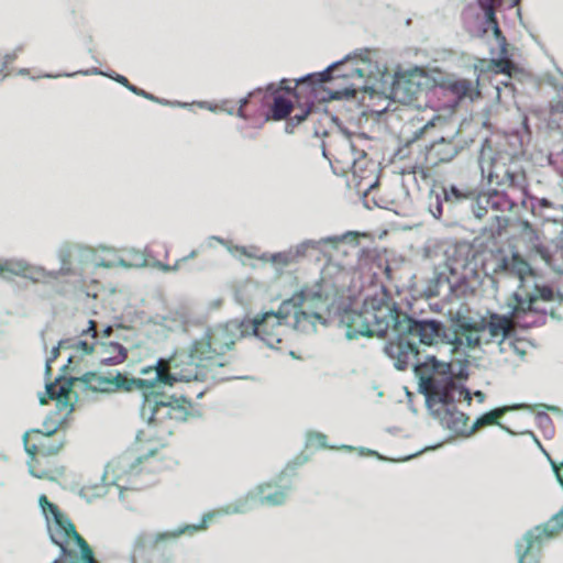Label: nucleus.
Instances as JSON below:
<instances>
[{"mask_svg":"<svg viewBox=\"0 0 563 563\" xmlns=\"http://www.w3.org/2000/svg\"><path fill=\"white\" fill-rule=\"evenodd\" d=\"M59 417H48L37 429V454L53 455L59 452L65 442V431Z\"/></svg>","mask_w":563,"mask_h":563,"instance_id":"obj_13","label":"nucleus"},{"mask_svg":"<svg viewBox=\"0 0 563 563\" xmlns=\"http://www.w3.org/2000/svg\"><path fill=\"white\" fill-rule=\"evenodd\" d=\"M111 332V327L106 328L101 340H98L97 323L89 320L88 327L81 330L80 336L73 347L80 356L92 355L95 362L100 365L123 363L128 357V351L121 344L108 341Z\"/></svg>","mask_w":563,"mask_h":563,"instance_id":"obj_6","label":"nucleus"},{"mask_svg":"<svg viewBox=\"0 0 563 563\" xmlns=\"http://www.w3.org/2000/svg\"><path fill=\"white\" fill-rule=\"evenodd\" d=\"M80 380L91 390L101 393H111L119 389L126 391L135 390L136 388H151L154 387V377L151 379H128L126 376L120 372L103 376L96 372H88L80 377Z\"/></svg>","mask_w":563,"mask_h":563,"instance_id":"obj_10","label":"nucleus"},{"mask_svg":"<svg viewBox=\"0 0 563 563\" xmlns=\"http://www.w3.org/2000/svg\"><path fill=\"white\" fill-rule=\"evenodd\" d=\"M494 273L517 277L520 280L518 289L509 297L507 302L512 318L518 319L527 312L539 311L537 307L539 300L551 301L554 299V292L550 287L536 286L533 294L525 288L523 280L526 277L533 275V269L518 253H514L511 256L499 257Z\"/></svg>","mask_w":563,"mask_h":563,"instance_id":"obj_4","label":"nucleus"},{"mask_svg":"<svg viewBox=\"0 0 563 563\" xmlns=\"http://www.w3.org/2000/svg\"><path fill=\"white\" fill-rule=\"evenodd\" d=\"M170 404L169 420L170 421H185L192 409L191 398L188 396H168Z\"/></svg>","mask_w":563,"mask_h":563,"instance_id":"obj_23","label":"nucleus"},{"mask_svg":"<svg viewBox=\"0 0 563 563\" xmlns=\"http://www.w3.org/2000/svg\"><path fill=\"white\" fill-rule=\"evenodd\" d=\"M553 112H563V101H558L552 107Z\"/></svg>","mask_w":563,"mask_h":563,"instance_id":"obj_43","label":"nucleus"},{"mask_svg":"<svg viewBox=\"0 0 563 563\" xmlns=\"http://www.w3.org/2000/svg\"><path fill=\"white\" fill-rule=\"evenodd\" d=\"M486 22L493 27L494 35L496 36V38L497 40L501 38L503 41H505V36L503 35V32L499 29L498 21L496 19V14L494 15V21L486 20Z\"/></svg>","mask_w":563,"mask_h":563,"instance_id":"obj_34","label":"nucleus"},{"mask_svg":"<svg viewBox=\"0 0 563 563\" xmlns=\"http://www.w3.org/2000/svg\"><path fill=\"white\" fill-rule=\"evenodd\" d=\"M325 307L327 298L320 291L303 286L291 298L284 300L277 312H266L255 318L251 323L253 333L267 346L282 349L286 325L306 331L308 325L314 328L318 322L324 323Z\"/></svg>","mask_w":563,"mask_h":563,"instance_id":"obj_2","label":"nucleus"},{"mask_svg":"<svg viewBox=\"0 0 563 563\" xmlns=\"http://www.w3.org/2000/svg\"><path fill=\"white\" fill-rule=\"evenodd\" d=\"M53 540H54L55 544L60 545V548H62V550H63L64 552L66 551V549L60 544V542H59V541L55 540L54 538H53Z\"/></svg>","mask_w":563,"mask_h":563,"instance_id":"obj_48","label":"nucleus"},{"mask_svg":"<svg viewBox=\"0 0 563 563\" xmlns=\"http://www.w3.org/2000/svg\"><path fill=\"white\" fill-rule=\"evenodd\" d=\"M30 271V268L22 262H4V263H0V274L1 273H4V272H8V273H11L13 275H20V276H23V277H29L31 278L32 280L35 282V279L27 274V272Z\"/></svg>","mask_w":563,"mask_h":563,"instance_id":"obj_27","label":"nucleus"},{"mask_svg":"<svg viewBox=\"0 0 563 563\" xmlns=\"http://www.w3.org/2000/svg\"><path fill=\"white\" fill-rule=\"evenodd\" d=\"M368 318V324L373 336L383 338L387 334L389 329L396 333H400L401 319L405 316L395 305L382 302L376 307L365 308Z\"/></svg>","mask_w":563,"mask_h":563,"instance_id":"obj_12","label":"nucleus"},{"mask_svg":"<svg viewBox=\"0 0 563 563\" xmlns=\"http://www.w3.org/2000/svg\"><path fill=\"white\" fill-rule=\"evenodd\" d=\"M421 389L431 413L441 426L455 435L472 434L470 418L456 409V402L465 400L471 405L470 391L460 386L450 375H431L421 379Z\"/></svg>","mask_w":563,"mask_h":563,"instance_id":"obj_3","label":"nucleus"},{"mask_svg":"<svg viewBox=\"0 0 563 563\" xmlns=\"http://www.w3.org/2000/svg\"><path fill=\"white\" fill-rule=\"evenodd\" d=\"M332 121V119L330 121H314V122H311L312 123V129H313V133L317 135V136H324L328 134V125L330 124V122Z\"/></svg>","mask_w":563,"mask_h":563,"instance_id":"obj_32","label":"nucleus"},{"mask_svg":"<svg viewBox=\"0 0 563 563\" xmlns=\"http://www.w3.org/2000/svg\"><path fill=\"white\" fill-rule=\"evenodd\" d=\"M487 329L493 340L503 342L512 330V321L507 317L493 314L487 323Z\"/></svg>","mask_w":563,"mask_h":563,"instance_id":"obj_24","label":"nucleus"},{"mask_svg":"<svg viewBox=\"0 0 563 563\" xmlns=\"http://www.w3.org/2000/svg\"><path fill=\"white\" fill-rule=\"evenodd\" d=\"M487 69L495 74L510 75L514 69V64L508 58L492 59Z\"/></svg>","mask_w":563,"mask_h":563,"instance_id":"obj_28","label":"nucleus"},{"mask_svg":"<svg viewBox=\"0 0 563 563\" xmlns=\"http://www.w3.org/2000/svg\"><path fill=\"white\" fill-rule=\"evenodd\" d=\"M314 75H310L301 80H298L295 87L290 86V80L283 79L279 87H275L273 84L269 85L266 91L261 89L251 92L247 97L240 100L236 114L240 118L246 119L247 114L244 112L246 104L257 98H261L263 103L269 107L268 118L279 121L287 118L292 110L291 97L297 99L309 90V95H314L316 80Z\"/></svg>","mask_w":563,"mask_h":563,"instance_id":"obj_5","label":"nucleus"},{"mask_svg":"<svg viewBox=\"0 0 563 563\" xmlns=\"http://www.w3.org/2000/svg\"><path fill=\"white\" fill-rule=\"evenodd\" d=\"M38 504L47 522L55 523L63 530L66 539L73 540V538L67 533V526L73 523L63 516L58 507L55 504H52L45 495L40 496Z\"/></svg>","mask_w":563,"mask_h":563,"instance_id":"obj_20","label":"nucleus"},{"mask_svg":"<svg viewBox=\"0 0 563 563\" xmlns=\"http://www.w3.org/2000/svg\"><path fill=\"white\" fill-rule=\"evenodd\" d=\"M335 70L336 69H334V68H328L323 73L314 75L316 76L314 77V80H316L314 95H309V90H306V92L301 97H303L306 99L305 103L307 104V109L301 110L299 113H296L291 118V121H295L296 124H299L305 120H307L309 122H314V121H327L328 122L331 120V115L327 111H320V110L313 108V101L317 98L318 88L321 86V84L327 82L328 80L332 79L333 73Z\"/></svg>","mask_w":563,"mask_h":563,"instance_id":"obj_16","label":"nucleus"},{"mask_svg":"<svg viewBox=\"0 0 563 563\" xmlns=\"http://www.w3.org/2000/svg\"><path fill=\"white\" fill-rule=\"evenodd\" d=\"M495 198H497V194L496 192L494 195H489V196H485L484 197L486 205L487 206H492V207H496V202L494 201Z\"/></svg>","mask_w":563,"mask_h":563,"instance_id":"obj_39","label":"nucleus"},{"mask_svg":"<svg viewBox=\"0 0 563 563\" xmlns=\"http://www.w3.org/2000/svg\"><path fill=\"white\" fill-rule=\"evenodd\" d=\"M475 396L482 401L484 399V394L482 391H476Z\"/></svg>","mask_w":563,"mask_h":563,"instance_id":"obj_46","label":"nucleus"},{"mask_svg":"<svg viewBox=\"0 0 563 563\" xmlns=\"http://www.w3.org/2000/svg\"><path fill=\"white\" fill-rule=\"evenodd\" d=\"M541 419H542V420H545V421H548V422H551V419H550L547 415H545V416H543Z\"/></svg>","mask_w":563,"mask_h":563,"instance_id":"obj_51","label":"nucleus"},{"mask_svg":"<svg viewBox=\"0 0 563 563\" xmlns=\"http://www.w3.org/2000/svg\"><path fill=\"white\" fill-rule=\"evenodd\" d=\"M456 154L455 144L451 140L440 137L427 148L426 161L430 166H438L450 162Z\"/></svg>","mask_w":563,"mask_h":563,"instance_id":"obj_19","label":"nucleus"},{"mask_svg":"<svg viewBox=\"0 0 563 563\" xmlns=\"http://www.w3.org/2000/svg\"><path fill=\"white\" fill-rule=\"evenodd\" d=\"M498 185H507L508 187H517L518 184V175L514 172L506 170L500 180L497 181Z\"/></svg>","mask_w":563,"mask_h":563,"instance_id":"obj_31","label":"nucleus"},{"mask_svg":"<svg viewBox=\"0 0 563 563\" xmlns=\"http://www.w3.org/2000/svg\"><path fill=\"white\" fill-rule=\"evenodd\" d=\"M555 475L560 484L563 486V463L560 466H554Z\"/></svg>","mask_w":563,"mask_h":563,"instance_id":"obj_38","label":"nucleus"},{"mask_svg":"<svg viewBox=\"0 0 563 563\" xmlns=\"http://www.w3.org/2000/svg\"><path fill=\"white\" fill-rule=\"evenodd\" d=\"M197 254H198V252H197V251H191V252H190V254H189L188 256H185V257H183L181 260L177 261V262H176V264H175V266H174L173 268H170V267L166 266V267H165V269H177V268H178V264H179L180 262H185V261H187L188 258H194V257H196V256H197Z\"/></svg>","mask_w":563,"mask_h":563,"instance_id":"obj_36","label":"nucleus"},{"mask_svg":"<svg viewBox=\"0 0 563 563\" xmlns=\"http://www.w3.org/2000/svg\"><path fill=\"white\" fill-rule=\"evenodd\" d=\"M128 89L137 96L144 97L150 100H154V97L151 93L146 92L143 89L137 88L136 86H134L132 84L130 86H128Z\"/></svg>","mask_w":563,"mask_h":563,"instance_id":"obj_35","label":"nucleus"},{"mask_svg":"<svg viewBox=\"0 0 563 563\" xmlns=\"http://www.w3.org/2000/svg\"><path fill=\"white\" fill-rule=\"evenodd\" d=\"M478 85V79H476L474 82L468 79H455L448 81L446 88L459 100L467 98L473 101L481 96Z\"/></svg>","mask_w":563,"mask_h":563,"instance_id":"obj_21","label":"nucleus"},{"mask_svg":"<svg viewBox=\"0 0 563 563\" xmlns=\"http://www.w3.org/2000/svg\"><path fill=\"white\" fill-rule=\"evenodd\" d=\"M202 394H203L202 391H199V393L197 394V398L201 397V396H202Z\"/></svg>","mask_w":563,"mask_h":563,"instance_id":"obj_52","label":"nucleus"},{"mask_svg":"<svg viewBox=\"0 0 563 563\" xmlns=\"http://www.w3.org/2000/svg\"><path fill=\"white\" fill-rule=\"evenodd\" d=\"M14 58V55L12 54H7L4 55V58L0 65V71H2L4 68H7L8 64L11 63Z\"/></svg>","mask_w":563,"mask_h":563,"instance_id":"obj_37","label":"nucleus"},{"mask_svg":"<svg viewBox=\"0 0 563 563\" xmlns=\"http://www.w3.org/2000/svg\"><path fill=\"white\" fill-rule=\"evenodd\" d=\"M479 7L484 10L486 20L494 21L496 14L495 2L496 0H477Z\"/></svg>","mask_w":563,"mask_h":563,"instance_id":"obj_30","label":"nucleus"},{"mask_svg":"<svg viewBox=\"0 0 563 563\" xmlns=\"http://www.w3.org/2000/svg\"><path fill=\"white\" fill-rule=\"evenodd\" d=\"M117 81L122 84L123 86H125L128 88V86L131 85V82L128 80L126 77L122 76V75H119L118 78H117Z\"/></svg>","mask_w":563,"mask_h":563,"instance_id":"obj_41","label":"nucleus"},{"mask_svg":"<svg viewBox=\"0 0 563 563\" xmlns=\"http://www.w3.org/2000/svg\"><path fill=\"white\" fill-rule=\"evenodd\" d=\"M494 176H495L496 178H499V175H498L497 173L492 172V173H490V178H493Z\"/></svg>","mask_w":563,"mask_h":563,"instance_id":"obj_50","label":"nucleus"},{"mask_svg":"<svg viewBox=\"0 0 563 563\" xmlns=\"http://www.w3.org/2000/svg\"><path fill=\"white\" fill-rule=\"evenodd\" d=\"M421 85L416 81L415 75L396 76L391 85V98L401 103H411L417 100Z\"/></svg>","mask_w":563,"mask_h":563,"instance_id":"obj_17","label":"nucleus"},{"mask_svg":"<svg viewBox=\"0 0 563 563\" xmlns=\"http://www.w3.org/2000/svg\"><path fill=\"white\" fill-rule=\"evenodd\" d=\"M26 73H29V69H26V68H22L19 70V74H21V75H24Z\"/></svg>","mask_w":563,"mask_h":563,"instance_id":"obj_47","label":"nucleus"},{"mask_svg":"<svg viewBox=\"0 0 563 563\" xmlns=\"http://www.w3.org/2000/svg\"><path fill=\"white\" fill-rule=\"evenodd\" d=\"M441 327L435 321H416L407 314L401 319L400 333L409 340L426 345H432L440 335Z\"/></svg>","mask_w":563,"mask_h":563,"instance_id":"obj_15","label":"nucleus"},{"mask_svg":"<svg viewBox=\"0 0 563 563\" xmlns=\"http://www.w3.org/2000/svg\"><path fill=\"white\" fill-rule=\"evenodd\" d=\"M508 408H496L482 415L472 426V433L483 427L499 424L498 420L507 412Z\"/></svg>","mask_w":563,"mask_h":563,"instance_id":"obj_25","label":"nucleus"},{"mask_svg":"<svg viewBox=\"0 0 563 563\" xmlns=\"http://www.w3.org/2000/svg\"><path fill=\"white\" fill-rule=\"evenodd\" d=\"M183 532H184V530L157 533L155 536V543L174 540V539L178 538Z\"/></svg>","mask_w":563,"mask_h":563,"instance_id":"obj_33","label":"nucleus"},{"mask_svg":"<svg viewBox=\"0 0 563 563\" xmlns=\"http://www.w3.org/2000/svg\"><path fill=\"white\" fill-rule=\"evenodd\" d=\"M35 433V428H31L26 430L22 435V442L25 453L29 455L27 461V472L32 477H35V465L33 461H35V443L29 442V437Z\"/></svg>","mask_w":563,"mask_h":563,"instance_id":"obj_26","label":"nucleus"},{"mask_svg":"<svg viewBox=\"0 0 563 563\" xmlns=\"http://www.w3.org/2000/svg\"><path fill=\"white\" fill-rule=\"evenodd\" d=\"M8 456L5 454H0V461H7Z\"/></svg>","mask_w":563,"mask_h":563,"instance_id":"obj_49","label":"nucleus"},{"mask_svg":"<svg viewBox=\"0 0 563 563\" xmlns=\"http://www.w3.org/2000/svg\"><path fill=\"white\" fill-rule=\"evenodd\" d=\"M235 344L234 334L227 327L209 330L205 336L195 340L188 351L176 352L169 358H159L153 373L155 384L173 386L176 382L206 380L214 377L217 368L230 364L228 353Z\"/></svg>","mask_w":563,"mask_h":563,"instance_id":"obj_1","label":"nucleus"},{"mask_svg":"<svg viewBox=\"0 0 563 563\" xmlns=\"http://www.w3.org/2000/svg\"><path fill=\"white\" fill-rule=\"evenodd\" d=\"M508 1H509V3H510V7H511V8H512V7L518 5V4H519V2H520V0H508Z\"/></svg>","mask_w":563,"mask_h":563,"instance_id":"obj_45","label":"nucleus"},{"mask_svg":"<svg viewBox=\"0 0 563 563\" xmlns=\"http://www.w3.org/2000/svg\"><path fill=\"white\" fill-rule=\"evenodd\" d=\"M460 341L470 347H475L481 344V335L477 330L470 329L462 334Z\"/></svg>","mask_w":563,"mask_h":563,"instance_id":"obj_29","label":"nucleus"},{"mask_svg":"<svg viewBox=\"0 0 563 563\" xmlns=\"http://www.w3.org/2000/svg\"><path fill=\"white\" fill-rule=\"evenodd\" d=\"M476 216H477L478 218H481V217H483V213H482V212H477V213H476Z\"/></svg>","mask_w":563,"mask_h":563,"instance_id":"obj_53","label":"nucleus"},{"mask_svg":"<svg viewBox=\"0 0 563 563\" xmlns=\"http://www.w3.org/2000/svg\"><path fill=\"white\" fill-rule=\"evenodd\" d=\"M258 501L262 505L279 506L287 499V489L271 483H265L257 488Z\"/></svg>","mask_w":563,"mask_h":563,"instance_id":"obj_22","label":"nucleus"},{"mask_svg":"<svg viewBox=\"0 0 563 563\" xmlns=\"http://www.w3.org/2000/svg\"><path fill=\"white\" fill-rule=\"evenodd\" d=\"M366 310L363 311H345L342 316V322L346 325V336L349 339H357L358 336H373L368 324Z\"/></svg>","mask_w":563,"mask_h":563,"instance_id":"obj_18","label":"nucleus"},{"mask_svg":"<svg viewBox=\"0 0 563 563\" xmlns=\"http://www.w3.org/2000/svg\"><path fill=\"white\" fill-rule=\"evenodd\" d=\"M397 334L398 339L387 344L386 353L390 358L395 361V366L397 369L404 371L409 366L418 369V367L421 365V362L416 342L409 340L405 334Z\"/></svg>","mask_w":563,"mask_h":563,"instance_id":"obj_14","label":"nucleus"},{"mask_svg":"<svg viewBox=\"0 0 563 563\" xmlns=\"http://www.w3.org/2000/svg\"><path fill=\"white\" fill-rule=\"evenodd\" d=\"M59 355V349L53 347L51 356L46 360L45 365V394L40 398L41 404H46L48 399L56 401L58 410L70 412L74 409V402L77 399L76 393L73 390V380L64 376H56L51 380L52 363Z\"/></svg>","mask_w":563,"mask_h":563,"instance_id":"obj_8","label":"nucleus"},{"mask_svg":"<svg viewBox=\"0 0 563 563\" xmlns=\"http://www.w3.org/2000/svg\"><path fill=\"white\" fill-rule=\"evenodd\" d=\"M316 438L318 439L319 443L322 445V446H327V435L322 434V433H317L316 434Z\"/></svg>","mask_w":563,"mask_h":563,"instance_id":"obj_42","label":"nucleus"},{"mask_svg":"<svg viewBox=\"0 0 563 563\" xmlns=\"http://www.w3.org/2000/svg\"><path fill=\"white\" fill-rule=\"evenodd\" d=\"M430 126H434V122H433V120H431V121H429L428 123H426V124L423 125V128H421V129H420V132L422 133V132L427 131Z\"/></svg>","mask_w":563,"mask_h":563,"instance_id":"obj_44","label":"nucleus"},{"mask_svg":"<svg viewBox=\"0 0 563 563\" xmlns=\"http://www.w3.org/2000/svg\"><path fill=\"white\" fill-rule=\"evenodd\" d=\"M154 387L151 388H136L143 393V402L141 406V416L148 422L147 433L151 435L154 433L155 427H162V432L170 434L172 429L168 424L170 404L168 401V395L155 393Z\"/></svg>","mask_w":563,"mask_h":563,"instance_id":"obj_9","label":"nucleus"},{"mask_svg":"<svg viewBox=\"0 0 563 563\" xmlns=\"http://www.w3.org/2000/svg\"><path fill=\"white\" fill-rule=\"evenodd\" d=\"M555 532L548 525L536 526L528 530L516 543L518 563H540L542 549Z\"/></svg>","mask_w":563,"mask_h":563,"instance_id":"obj_11","label":"nucleus"},{"mask_svg":"<svg viewBox=\"0 0 563 563\" xmlns=\"http://www.w3.org/2000/svg\"><path fill=\"white\" fill-rule=\"evenodd\" d=\"M156 366H157V363H156L154 366H146V367H143V368L141 369V374H142L143 376H145L143 379H151V378H153V376H154V374H153V373H146V374H144V373H143V371L148 369V368H155Z\"/></svg>","mask_w":563,"mask_h":563,"instance_id":"obj_40","label":"nucleus"},{"mask_svg":"<svg viewBox=\"0 0 563 563\" xmlns=\"http://www.w3.org/2000/svg\"><path fill=\"white\" fill-rule=\"evenodd\" d=\"M157 446L148 450V454L140 456L129 465H122L115 481L124 489H142L150 486L162 468V462L155 459Z\"/></svg>","mask_w":563,"mask_h":563,"instance_id":"obj_7","label":"nucleus"}]
</instances>
